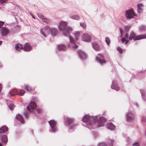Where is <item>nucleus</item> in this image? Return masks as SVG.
Returning a JSON list of instances; mask_svg holds the SVG:
<instances>
[{
  "instance_id": "obj_1",
  "label": "nucleus",
  "mask_w": 146,
  "mask_h": 146,
  "mask_svg": "<svg viewBox=\"0 0 146 146\" xmlns=\"http://www.w3.org/2000/svg\"><path fill=\"white\" fill-rule=\"evenodd\" d=\"M97 116L94 117H91L88 115H86L82 119V121L84 122L89 121L90 125H92L93 124L98 121V127L102 126L104 125V123L106 121V119L104 117H100L99 120Z\"/></svg>"
},
{
  "instance_id": "obj_2",
  "label": "nucleus",
  "mask_w": 146,
  "mask_h": 146,
  "mask_svg": "<svg viewBox=\"0 0 146 146\" xmlns=\"http://www.w3.org/2000/svg\"><path fill=\"white\" fill-rule=\"evenodd\" d=\"M68 23L67 22L61 21L58 24V27L60 31L63 32L64 35L67 36L69 33L72 31V27L68 26Z\"/></svg>"
},
{
  "instance_id": "obj_3",
  "label": "nucleus",
  "mask_w": 146,
  "mask_h": 146,
  "mask_svg": "<svg viewBox=\"0 0 146 146\" xmlns=\"http://www.w3.org/2000/svg\"><path fill=\"white\" fill-rule=\"evenodd\" d=\"M73 120V118H67L65 119V125L68 128V129L69 130H74L78 126V125L76 124L72 125H71Z\"/></svg>"
},
{
  "instance_id": "obj_4",
  "label": "nucleus",
  "mask_w": 146,
  "mask_h": 146,
  "mask_svg": "<svg viewBox=\"0 0 146 146\" xmlns=\"http://www.w3.org/2000/svg\"><path fill=\"white\" fill-rule=\"evenodd\" d=\"M146 38V34L135 36V34L133 32H131L130 34L129 39L130 40L133 39L135 41Z\"/></svg>"
},
{
  "instance_id": "obj_5",
  "label": "nucleus",
  "mask_w": 146,
  "mask_h": 146,
  "mask_svg": "<svg viewBox=\"0 0 146 146\" xmlns=\"http://www.w3.org/2000/svg\"><path fill=\"white\" fill-rule=\"evenodd\" d=\"M50 128L49 131L50 132L55 133L57 131V128L56 126V122L54 120H52L48 122Z\"/></svg>"
},
{
  "instance_id": "obj_6",
  "label": "nucleus",
  "mask_w": 146,
  "mask_h": 146,
  "mask_svg": "<svg viewBox=\"0 0 146 146\" xmlns=\"http://www.w3.org/2000/svg\"><path fill=\"white\" fill-rule=\"evenodd\" d=\"M81 39L82 41L85 42H90L92 41L91 35L87 33L82 34L81 36Z\"/></svg>"
},
{
  "instance_id": "obj_7",
  "label": "nucleus",
  "mask_w": 146,
  "mask_h": 146,
  "mask_svg": "<svg viewBox=\"0 0 146 146\" xmlns=\"http://www.w3.org/2000/svg\"><path fill=\"white\" fill-rule=\"evenodd\" d=\"M69 38L70 41V43L69 44L67 45L68 47H72L73 49H76L78 47V45L75 44V42L77 41L74 39L70 35L69 36Z\"/></svg>"
},
{
  "instance_id": "obj_8",
  "label": "nucleus",
  "mask_w": 146,
  "mask_h": 146,
  "mask_svg": "<svg viewBox=\"0 0 146 146\" xmlns=\"http://www.w3.org/2000/svg\"><path fill=\"white\" fill-rule=\"evenodd\" d=\"M126 119L127 121H131L135 118V115L132 110L128 111L125 114Z\"/></svg>"
},
{
  "instance_id": "obj_9",
  "label": "nucleus",
  "mask_w": 146,
  "mask_h": 146,
  "mask_svg": "<svg viewBox=\"0 0 146 146\" xmlns=\"http://www.w3.org/2000/svg\"><path fill=\"white\" fill-rule=\"evenodd\" d=\"M40 33L44 37L47 36L50 33V27L45 26L42 28L41 29Z\"/></svg>"
},
{
  "instance_id": "obj_10",
  "label": "nucleus",
  "mask_w": 146,
  "mask_h": 146,
  "mask_svg": "<svg viewBox=\"0 0 146 146\" xmlns=\"http://www.w3.org/2000/svg\"><path fill=\"white\" fill-rule=\"evenodd\" d=\"M36 106V105L34 102H31L29 105L27 106V109L30 112L33 113Z\"/></svg>"
},
{
  "instance_id": "obj_11",
  "label": "nucleus",
  "mask_w": 146,
  "mask_h": 146,
  "mask_svg": "<svg viewBox=\"0 0 146 146\" xmlns=\"http://www.w3.org/2000/svg\"><path fill=\"white\" fill-rule=\"evenodd\" d=\"M136 15L133 9L126 10L125 13V16L127 18L130 19L133 18Z\"/></svg>"
},
{
  "instance_id": "obj_12",
  "label": "nucleus",
  "mask_w": 146,
  "mask_h": 146,
  "mask_svg": "<svg viewBox=\"0 0 146 146\" xmlns=\"http://www.w3.org/2000/svg\"><path fill=\"white\" fill-rule=\"evenodd\" d=\"M96 60L98 63L101 64H104L106 62L104 57L103 55L100 54H98L96 57Z\"/></svg>"
},
{
  "instance_id": "obj_13",
  "label": "nucleus",
  "mask_w": 146,
  "mask_h": 146,
  "mask_svg": "<svg viewBox=\"0 0 146 146\" xmlns=\"http://www.w3.org/2000/svg\"><path fill=\"white\" fill-rule=\"evenodd\" d=\"M0 31L2 36H5L9 33V30L6 27H3L0 29Z\"/></svg>"
},
{
  "instance_id": "obj_14",
  "label": "nucleus",
  "mask_w": 146,
  "mask_h": 146,
  "mask_svg": "<svg viewBox=\"0 0 146 146\" xmlns=\"http://www.w3.org/2000/svg\"><path fill=\"white\" fill-rule=\"evenodd\" d=\"M111 87V89L115 90L116 91H118L119 89V88L118 86L117 82L115 80H113Z\"/></svg>"
},
{
  "instance_id": "obj_15",
  "label": "nucleus",
  "mask_w": 146,
  "mask_h": 146,
  "mask_svg": "<svg viewBox=\"0 0 146 146\" xmlns=\"http://www.w3.org/2000/svg\"><path fill=\"white\" fill-rule=\"evenodd\" d=\"M78 54L80 58L82 60L86 58L87 56L86 53L82 50H79L78 52Z\"/></svg>"
},
{
  "instance_id": "obj_16",
  "label": "nucleus",
  "mask_w": 146,
  "mask_h": 146,
  "mask_svg": "<svg viewBox=\"0 0 146 146\" xmlns=\"http://www.w3.org/2000/svg\"><path fill=\"white\" fill-rule=\"evenodd\" d=\"M50 33L52 36L54 37L58 33V31L57 29L54 27H50Z\"/></svg>"
},
{
  "instance_id": "obj_17",
  "label": "nucleus",
  "mask_w": 146,
  "mask_h": 146,
  "mask_svg": "<svg viewBox=\"0 0 146 146\" xmlns=\"http://www.w3.org/2000/svg\"><path fill=\"white\" fill-rule=\"evenodd\" d=\"M93 48L96 51H99L101 48L99 45L96 42H92V43Z\"/></svg>"
},
{
  "instance_id": "obj_18",
  "label": "nucleus",
  "mask_w": 146,
  "mask_h": 146,
  "mask_svg": "<svg viewBox=\"0 0 146 146\" xmlns=\"http://www.w3.org/2000/svg\"><path fill=\"white\" fill-rule=\"evenodd\" d=\"M129 35L128 34L126 33L124 36V37L122 38L121 39V41L123 43H125V44H127L129 41L130 40H129Z\"/></svg>"
},
{
  "instance_id": "obj_19",
  "label": "nucleus",
  "mask_w": 146,
  "mask_h": 146,
  "mask_svg": "<svg viewBox=\"0 0 146 146\" xmlns=\"http://www.w3.org/2000/svg\"><path fill=\"white\" fill-rule=\"evenodd\" d=\"M24 50L25 51H29L31 49V47L29 43H26L24 46Z\"/></svg>"
},
{
  "instance_id": "obj_20",
  "label": "nucleus",
  "mask_w": 146,
  "mask_h": 146,
  "mask_svg": "<svg viewBox=\"0 0 146 146\" xmlns=\"http://www.w3.org/2000/svg\"><path fill=\"white\" fill-rule=\"evenodd\" d=\"M106 126L108 129L111 130H114L115 127V126L111 123H107Z\"/></svg>"
},
{
  "instance_id": "obj_21",
  "label": "nucleus",
  "mask_w": 146,
  "mask_h": 146,
  "mask_svg": "<svg viewBox=\"0 0 146 146\" xmlns=\"http://www.w3.org/2000/svg\"><path fill=\"white\" fill-rule=\"evenodd\" d=\"M69 17L72 19L76 20H79L80 19V17L78 15H70Z\"/></svg>"
},
{
  "instance_id": "obj_22",
  "label": "nucleus",
  "mask_w": 146,
  "mask_h": 146,
  "mask_svg": "<svg viewBox=\"0 0 146 146\" xmlns=\"http://www.w3.org/2000/svg\"><path fill=\"white\" fill-rule=\"evenodd\" d=\"M38 17L40 19L42 20L43 22H47L49 21V19L44 18V16L40 13H38L37 14Z\"/></svg>"
},
{
  "instance_id": "obj_23",
  "label": "nucleus",
  "mask_w": 146,
  "mask_h": 146,
  "mask_svg": "<svg viewBox=\"0 0 146 146\" xmlns=\"http://www.w3.org/2000/svg\"><path fill=\"white\" fill-rule=\"evenodd\" d=\"M76 41H78L80 35V32L79 31H75L73 33Z\"/></svg>"
},
{
  "instance_id": "obj_24",
  "label": "nucleus",
  "mask_w": 146,
  "mask_h": 146,
  "mask_svg": "<svg viewBox=\"0 0 146 146\" xmlns=\"http://www.w3.org/2000/svg\"><path fill=\"white\" fill-rule=\"evenodd\" d=\"M143 5L141 3L138 4L137 5V11L138 13H141L142 12Z\"/></svg>"
},
{
  "instance_id": "obj_25",
  "label": "nucleus",
  "mask_w": 146,
  "mask_h": 146,
  "mask_svg": "<svg viewBox=\"0 0 146 146\" xmlns=\"http://www.w3.org/2000/svg\"><path fill=\"white\" fill-rule=\"evenodd\" d=\"M16 118L21 123H24V121L21 115L20 114H17L16 116Z\"/></svg>"
},
{
  "instance_id": "obj_26",
  "label": "nucleus",
  "mask_w": 146,
  "mask_h": 146,
  "mask_svg": "<svg viewBox=\"0 0 146 146\" xmlns=\"http://www.w3.org/2000/svg\"><path fill=\"white\" fill-rule=\"evenodd\" d=\"M15 48L16 50L17 51H19L20 50L23 49V47L22 45L19 44L15 45Z\"/></svg>"
},
{
  "instance_id": "obj_27",
  "label": "nucleus",
  "mask_w": 146,
  "mask_h": 146,
  "mask_svg": "<svg viewBox=\"0 0 146 146\" xmlns=\"http://www.w3.org/2000/svg\"><path fill=\"white\" fill-rule=\"evenodd\" d=\"M1 139L2 141L4 143H6L7 142V137L6 135H3L1 137Z\"/></svg>"
},
{
  "instance_id": "obj_28",
  "label": "nucleus",
  "mask_w": 146,
  "mask_h": 146,
  "mask_svg": "<svg viewBox=\"0 0 146 146\" xmlns=\"http://www.w3.org/2000/svg\"><path fill=\"white\" fill-rule=\"evenodd\" d=\"M8 130V128L6 126H4L0 129V133L1 134L4 133Z\"/></svg>"
},
{
  "instance_id": "obj_29",
  "label": "nucleus",
  "mask_w": 146,
  "mask_h": 146,
  "mask_svg": "<svg viewBox=\"0 0 146 146\" xmlns=\"http://www.w3.org/2000/svg\"><path fill=\"white\" fill-rule=\"evenodd\" d=\"M20 29V27L19 25H17L16 27L12 28V33H15L19 31Z\"/></svg>"
},
{
  "instance_id": "obj_30",
  "label": "nucleus",
  "mask_w": 146,
  "mask_h": 146,
  "mask_svg": "<svg viewBox=\"0 0 146 146\" xmlns=\"http://www.w3.org/2000/svg\"><path fill=\"white\" fill-rule=\"evenodd\" d=\"M9 94L12 96L17 94V91L16 89H13L10 91Z\"/></svg>"
},
{
  "instance_id": "obj_31",
  "label": "nucleus",
  "mask_w": 146,
  "mask_h": 146,
  "mask_svg": "<svg viewBox=\"0 0 146 146\" xmlns=\"http://www.w3.org/2000/svg\"><path fill=\"white\" fill-rule=\"evenodd\" d=\"M140 91L141 93V95L143 97V100H146V91L144 90H140Z\"/></svg>"
},
{
  "instance_id": "obj_32",
  "label": "nucleus",
  "mask_w": 146,
  "mask_h": 146,
  "mask_svg": "<svg viewBox=\"0 0 146 146\" xmlns=\"http://www.w3.org/2000/svg\"><path fill=\"white\" fill-rule=\"evenodd\" d=\"M58 48L59 50L63 51L65 49L66 47L64 45L62 44H60L58 46Z\"/></svg>"
},
{
  "instance_id": "obj_33",
  "label": "nucleus",
  "mask_w": 146,
  "mask_h": 146,
  "mask_svg": "<svg viewBox=\"0 0 146 146\" xmlns=\"http://www.w3.org/2000/svg\"><path fill=\"white\" fill-rule=\"evenodd\" d=\"M80 26L84 29H86V25L85 22L80 23Z\"/></svg>"
},
{
  "instance_id": "obj_34",
  "label": "nucleus",
  "mask_w": 146,
  "mask_h": 146,
  "mask_svg": "<svg viewBox=\"0 0 146 146\" xmlns=\"http://www.w3.org/2000/svg\"><path fill=\"white\" fill-rule=\"evenodd\" d=\"M25 92V91L24 90L21 89L20 90L18 93L17 92V94L21 96H23Z\"/></svg>"
},
{
  "instance_id": "obj_35",
  "label": "nucleus",
  "mask_w": 146,
  "mask_h": 146,
  "mask_svg": "<svg viewBox=\"0 0 146 146\" xmlns=\"http://www.w3.org/2000/svg\"><path fill=\"white\" fill-rule=\"evenodd\" d=\"M25 89L28 92L31 91L32 90L31 87L27 85H25Z\"/></svg>"
},
{
  "instance_id": "obj_36",
  "label": "nucleus",
  "mask_w": 146,
  "mask_h": 146,
  "mask_svg": "<svg viewBox=\"0 0 146 146\" xmlns=\"http://www.w3.org/2000/svg\"><path fill=\"white\" fill-rule=\"evenodd\" d=\"M9 107L11 110H12L14 108L15 106L13 104H11L9 105Z\"/></svg>"
},
{
  "instance_id": "obj_37",
  "label": "nucleus",
  "mask_w": 146,
  "mask_h": 146,
  "mask_svg": "<svg viewBox=\"0 0 146 146\" xmlns=\"http://www.w3.org/2000/svg\"><path fill=\"white\" fill-rule=\"evenodd\" d=\"M105 39L106 42L108 45H109L110 44V40L109 38H108L106 37Z\"/></svg>"
},
{
  "instance_id": "obj_38",
  "label": "nucleus",
  "mask_w": 146,
  "mask_h": 146,
  "mask_svg": "<svg viewBox=\"0 0 146 146\" xmlns=\"http://www.w3.org/2000/svg\"><path fill=\"white\" fill-rule=\"evenodd\" d=\"M141 121L142 122H145L146 121V117L145 116H142Z\"/></svg>"
},
{
  "instance_id": "obj_39",
  "label": "nucleus",
  "mask_w": 146,
  "mask_h": 146,
  "mask_svg": "<svg viewBox=\"0 0 146 146\" xmlns=\"http://www.w3.org/2000/svg\"><path fill=\"white\" fill-rule=\"evenodd\" d=\"M140 29L142 31H145L146 29V27L145 26H142L140 27Z\"/></svg>"
},
{
  "instance_id": "obj_40",
  "label": "nucleus",
  "mask_w": 146,
  "mask_h": 146,
  "mask_svg": "<svg viewBox=\"0 0 146 146\" xmlns=\"http://www.w3.org/2000/svg\"><path fill=\"white\" fill-rule=\"evenodd\" d=\"M117 50L120 53H122V49L120 47H118L117 48Z\"/></svg>"
},
{
  "instance_id": "obj_41",
  "label": "nucleus",
  "mask_w": 146,
  "mask_h": 146,
  "mask_svg": "<svg viewBox=\"0 0 146 146\" xmlns=\"http://www.w3.org/2000/svg\"><path fill=\"white\" fill-rule=\"evenodd\" d=\"M132 146H139V144L138 142H135L133 143Z\"/></svg>"
},
{
  "instance_id": "obj_42",
  "label": "nucleus",
  "mask_w": 146,
  "mask_h": 146,
  "mask_svg": "<svg viewBox=\"0 0 146 146\" xmlns=\"http://www.w3.org/2000/svg\"><path fill=\"white\" fill-rule=\"evenodd\" d=\"M119 30H120V33L121 35V37L122 36L123 34V31L122 29L120 28H119Z\"/></svg>"
},
{
  "instance_id": "obj_43",
  "label": "nucleus",
  "mask_w": 146,
  "mask_h": 146,
  "mask_svg": "<svg viewBox=\"0 0 146 146\" xmlns=\"http://www.w3.org/2000/svg\"><path fill=\"white\" fill-rule=\"evenodd\" d=\"M33 100L35 102H37L38 101V98L36 97H33Z\"/></svg>"
},
{
  "instance_id": "obj_44",
  "label": "nucleus",
  "mask_w": 146,
  "mask_h": 146,
  "mask_svg": "<svg viewBox=\"0 0 146 146\" xmlns=\"http://www.w3.org/2000/svg\"><path fill=\"white\" fill-rule=\"evenodd\" d=\"M110 143L111 144V146H113V144L114 141L113 139H111L110 141Z\"/></svg>"
},
{
  "instance_id": "obj_45",
  "label": "nucleus",
  "mask_w": 146,
  "mask_h": 146,
  "mask_svg": "<svg viewBox=\"0 0 146 146\" xmlns=\"http://www.w3.org/2000/svg\"><path fill=\"white\" fill-rule=\"evenodd\" d=\"M23 114H24V115L25 116V118L26 119H28V115L27 114V113L26 112H24L23 113Z\"/></svg>"
},
{
  "instance_id": "obj_46",
  "label": "nucleus",
  "mask_w": 146,
  "mask_h": 146,
  "mask_svg": "<svg viewBox=\"0 0 146 146\" xmlns=\"http://www.w3.org/2000/svg\"><path fill=\"white\" fill-rule=\"evenodd\" d=\"M98 146H107V145L104 143H100Z\"/></svg>"
},
{
  "instance_id": "obj_47",
  "label": "nucleus",
  "mask_w": 146,
  "mask_h": 146,
  "mask_svg": "<svg viewBox=\"0 0 146 146\" xmlns=\"http://www.w3.org/2000/svg\"><path fill=\"white\" fill-rule=\"evenodd\" d=\"M7 0H0V3H3L7 1Z\"/></svg>"
},
{
  "instance_id": "obj_48",
  "label": "nucleus",
  "mask_w": 146,
  "mask_h": 146,
  "mask_svg": "<svg viewBox=\"0 0 146 146\" xmlns=\"http://www.w3.org/2000/svg\"><path fill=\"white\" fill-rule=\"evenodd\" d=\"M36 111L38 113H40L42 112V110L40 109H36Z\"/></svg>"
},
{
  "instance_id": "obj_49",
  "label": "nucleus",
  "mask_w": 146,
  "mask_h": 146,
  "mask_svg": "<svg viewBox=\"0 0 146 146\" xmlns=\"http://www.w3.org/2000/svg\"><path fill=\"white\" fill-rule=\"evenodd\" d=\"M126 141L128 143H129L130 142V139L129 137H127L126 138Z\"/></svg>"
},
{
  "instance_id": "obj_50",
  "label": "nucleus",
  "mask_w": 146,
  "mask_h": 146,
  "mask_svg": "<svg viewBox=\"0 0 146 146\" xmlns=\"http://www.w3.org/2000/svg\"><path fill=\"white\" fill-rule=\"evenodd\" d=\"M4 22L0 21V28L4 24Z\"/></svg>"
},
{
  "instance_id": "obj_51",
  "label": "nucleus",
  "mask_w": 146,
  "mask_h": 146,
  "mask_svg": "<svg viewBox=\"0 0 146 146\" xmlns=\"http://www.w3.org/2000/svg\"><path fill=\"white\" fill-rule=\"evenodd\" d=\"M1 90H2V85H1V84L0 83V93L1 92Z\"/></svg>"
},
{
  "instance_id": "obj_52",
  "label": "nucleus",
  "mask_w": 146,
  "mask_h": 146,
  "mask_svg": "<svg viewBox=\"0 0 146 146\" xmlns=\"http://www.w3.org/2000/svg\"><path fill=\"white\" fill-rule=\"evenodd\" d=\"M30 14L32 16V17H33V18H34V19H35V17L33 16L32 14H31V13H30Z\"/></svg>"
},
{
  "instance_id": "obj_53",
  "label": "nucleus",
  "mask_w": 146,
  "mask_h": 146,
  "mask_svg": "<svg viewBox=\"0 0 146 146\" xmlns=\"http://www.w3.org/2000/svg\"><path fill=\"white\" fill-rule=\"evenodd\" d=\"M105 113H106V112H104V113H102L103 115L104 116L105 115Z\"/></svg>"
},
{
  "instance_id": "obj_54",
  "label": "nucleus",
  "mask_w": 146,
  "mask_h": 146,
  "mask_svg": "<svg viewBox=\"0 0 146 146\" xmlns=\"http://www.w3.org/2000/svg\"><path fill=\"white\" fill-rule=\"evenodd\" d=\"M129 28V27L128 26H127L126 27V30L127 29H128Z\"/></svg>"
},
{
  "instance_id": "obj_55",
  "label": "nucleus",
  "mask_w": 146,
  "mask_h": 146,
  "mask_svg": "<svg viewBox=\"0 0 146 146\" xmlns=\"http://www.w3.org/2000/svg\"><path fill=\"white\" fill-rule=\"evenodd\" d=\"M2 65V64L0 62V67Z\"/></svg>"
},
{
  "instance_id": "obj_56",
  "label": "nucleus",
  "mask_w": 146,
  "mask_h": 146,
  "mask_svg": "<svg viewBox=\"0 0 146 146\" xmlns=\"http://www.w3.org/2000/svg\"><path fill=\"white\" fill-rule=\"evenodd\" d=\"M2 43V41H0V45Z\"/></svg>"
},
{
  "instance_id": "obj_57",
  "label": "nucleus",
  "mask_w": 146,
  "mask_h": 146,
  "mask_svg": "<svg viewBox=\"0 0 146 146\" xmlns=\"http://www.w3.org/2000/svg\"><path fill=\"white\" fill-rule=\"evenodd\" d=\"M0 146H2L1 144L0 143Z\"/></svg>"
}]
</instances>
